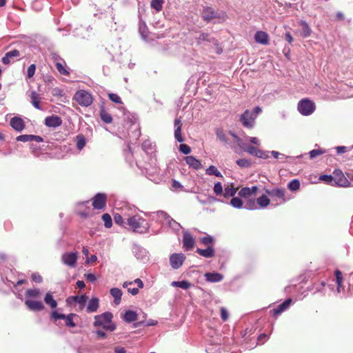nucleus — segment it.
<instances>
[{"label":"nucleus","mask_w":353,"mask_h":353,"mask_svg":"<svg viewBox=\"0 0 353 353\" xmlns=\"http://www.w3.org/2000/svg\"><path fill=\"white\" fill-rule=\"evenodd\" d=\"M214 192L216 195H221L223 193V187L220 182L214 184Z\"/></svg>","instance_id":"nucleus-54"},{"label":"nucleus","mask_w":353,"mask_h":353,"mask_svg":"<svg viewBox=\"0 0 353 353\" xmlns=\"http://www.w3.org/2000/svg\"><path fill=\"white\" fill-rule=\"evenodd\" d=\"M302 26V34L305 37H309L311 34V29L308 24L304 21L301 22Z\"/></svg>","instance_id":"nucleus-46"},{"label":"nucleus","mask_w":353,"mask_h":353,"mask_svg":"<svg viewBox=\"0 0 353 353\" xmlns=\"http://www.w3.org/2000/svg\"><path fill=\"white\" fill-rule=\"evenodd\" d=\"M288 188L291 191H296L300 188V182L297 179H293L288 184Z\"/></svg>","instance_id":"nucleus-41"},{"label":"nucleus","mask_w":353,"mask_h":353,"mask_svg":"<svg viewBox=\"0 0 353 353\" xmlns=\"http://www.w3.org/2000/svg\"><path fill=\"white\" fill-rule=\"evenodd\" d=\"M237 189L234 187L232 183L230 185L225 188L223 196L225 197L234 196L236 192Z\"/></svg>","instance_id":"nucleus-34"},{"label":"nucleus","mask_w":353,"mask_h":353,"mask_svg":"<svg viewBox=\"0 0 353 353\" xmlns=\"http://www.w3.org/2000/svg\"><path fill=\"white\" fill-rule=\"evenodd\" d=\"M174 137L180 143L184 141L181 135V128H180V127L176 128L174 130Z\"/></svg>","instance_id":"nucleus-53"},{"label":"nucleus","mask_w":353,"mask_h":353,"mask_svg":"<svg viewBox=\"0 0 353 353\" xmlns=\"http://www.w3.org/2000/svg\"><path fill=\"white\" fill-rule=\"evenodd\" d=\"M163 0H152L151 8L154 9L157 12H160L163 8Z\"/></svg>","instance_id":"nucleus-37"},{"label":"nucleus","mask_w":353,"mask_h":353,"mask_svg":"<svg viewBox=\"0 0 353 353\" xmlns=\"http://www.w3.org/2000/svg\"><path fill=\"white\" fill-rule=\"evenodd\" d=\"M292 302V301L291 299H286L282 303L279 304L276 307L271 310L270 313L272 314V316H277L286 310L289 307Z\"/></svg>","instance_id":"nucleus-13"},{"label":"nucleus","mask_w":353,"mask_h":353,"mask_svg":"<svg viewBox=\"0 0 353 353\" xmlns=\"http://www.w3.org/2000/svg\"><path fill=\"white\" fill-rule=\"evenodd\" d=\"M62 123L61 119L56 115L47 117L45 119V124L48 127L56 128L61 125Z\"/></svg>","instance_id":"nucleus-17"},{"label":"nucleus","mask_w":353,"mask_h":353,"mask_svg":"<svg viewBox=\"0 0 353 353\" xmlns=\"http://www.w3.org/2000/svg\"><path fill=\"white\" fill-rule=\"evenodd\" d=\"M77 252H66L61 256L62 262L68 266L74 268L77 265Z\"/></svg>","instance_id":"nucleus-7"},{"label":"nucleus","mask_w":353,"mask_h":353,"mask_svg":"<svg viewBox=\"0 0 353 353\" xmlns=\"http://www.w3.org/2000/svg\"><path fill=\"white\" fill-rule=\"evenodd\" d=\"M179 150L181 152H183L185 154H188L191 152L190 147L187 144H181L179 146Z\"/></svg>","instance_id":"nucleus-58"},{"label":"nucleus","mask_w":353,"mask_h":353,"mask_svg":"<svg viewBox=\"0 0 353 353\" xmlns=\"http://www.w3.org/2000/svg\"><path fill=\"white\" fill-rule=\"evenodd\" d=\"M112 314L110 312H104L101 315L94 316V325L95 327L102 326L105 330L108 331H114L116 326L112 323Z\"/></svg>","instance_id":"nucleus-2"},{"label":"nucleus","mask_w":353,"mask_h":353,"mask_svg":"<svg viewBox=\"0 0 353 353\" xmlns=\"http://www.w3.org/2000/svg\"><path fill=\"white\" fill-rule=\"evenodd\" d=\"M243 150L245 152L256 157L261 159H267L268 157V154L264 151L259 150L253 145H247L243 148Z\"/></svg>","instance_id":"nucleus-11"},{"label":"nucleus","mask_w":353,"mask_h":353,"mask_svg":"<svg viewBox=\"0 0 353 353\" xmlns=\"http://www.w3.org/2000/svg\"><path fill=\"white\" fill-rule=\"evenodd\" d=\"M320 179L325 181L327 183H328L330 185H334L333 175H322L320 177Z\"/></svg>","instance_id":"nucleus-52"},{"label":"nucleus","mask_w":353,"mask_h":353,"mask_svg":"<svg viewBox=\"0 0 353 353\" xmlns=\"http://www.w3.org/2000/svg\"><path fill=\"white\" fill-rule=\"evenodd\" d=\"M221 318L223 321H226L229 318V314L226 308L221 307L220 308Z\"/></svg>","instance_id":"nucleus-55"},{"label":"nucleus","mask_w":353,"mask_h":353,"mask_svg":"<svg viewBox=\"0 0 353 353\" xmlns=\"http://www.w3.org/2000/svg\"><path fill=\"white\" fill-rule=\"evenodd\" d=\"M84 277L90 282H94L97 280V277L94 274L88 273L84 274Z\"/></svg>","instance_id":"nucleus-63"},{"label":"nucleus","mask_w":353,"mask_h":353,"mask_svg":"<svg viewBox=\"0 0 353 353\" xmlns=\"http://www.w3.org/2000/svg\"><path fill=\"white\" fill-rule=\"evenodd\" d=\"M123 319L128 323L135 321L137 319V314L132 310L125 312Z\"/></svg>","instance_id":"nucleus-30"},{"label":"nucleus","mask_w":353,"mask_h":353,"mask_svg":"<svg viewBox=\"0 0 353 353\" xmlns=\"http://www.w3.org/2000/svg\"><path fill=\"white\" fill-rule=\"evenodd\" d=\"M18 141L29 142L31 141V134H23L17 137Z\"/></svg>","instance_id":"nucleus-57"},{"label":"nucleus","mask_w":353,"mask_h":353,"mask_svg":"<svg viewBox=\"0 0 353 353\" xmlns=\"http://www.w3.org/2000/svg\"><path fill=\"white\" fill-rule=\"evenodd\" d=\"M270 199H268V197L265 194H263L256 199V203L261 208H266L270 204Z\"/></svg>","instance_id":"nucleus-33"},{"label":"nucleus","mask_w":353,"mask_h":353,"mask_svg":"<svg viewBox=\"0 0 353 353\" xmlns=\"http://www.w3.org/2000/svg\"><path fill=\"white\" fill-rule=\"evenodd\" d=\"M114 220L116 224L122 225L124 223L123 216L119 214H115L114 216Z\"/></svg>","instance_id":"nucleus-59"},{"label":"nucleus","mask_w":353,"mask_h":353,"mask_svg":"<svg viewBox=\"0 0 353 353\" xmlns=\"http://www.w3.org/2000/svg\"><path fill=\"white\" fill-rule=\"evenodd\" d=\"M236 163L241 168H249L251 165V162L245 159H238Z\"/></svg>","instance_id":"nucleus-49"},{"label":"nucleus","mask_w":353,"mask_h":353,"mask_svg":"<svg viewBox=\"0 0 353 353\" xmlns=\"http://www.w3.org/2000/svg\"><path fill=\"white\" fill-rule=\"evenodd\" d=\"M315 108L314 103L308 99H303L298 103V110L304 116H308L312 114Z\"/></svg>","instance_id":"nucleus-3"},{"label":"nucleus","mask_w":353,"mask_h":353,"mask_svg":"<svg viewBox=\"0 0 353 353\" xmlns=\"http://www.w3.org/2000/svg\"><path fill=\"white\" fill-rule=\"evenodd\" d=\"M196 253L203 257L211 258L214 256L215 252L212 246H208L206 249L197 248Z\"/></svg>","instance_id":"nucleus-21"},{"label":"nucleus","mask_w":353,"mask_h":353,"mask_svg":"<svg viewBox=\"0 0 353 353\" xmlns=\"http://www.w3.org/2000/svg\"><path fill=\"white\" fill-rule=\"evenodd\" d=\"M206 281L209 282H219L222 281L223 276L222 274L217 272H208L205 274Z\"/></svg>","instance_id":"nucleus-25"},{"label":"nucleus","mask_w":353,"mask_h":353,"mask_svg":"<svg viewBox=\"0 0 353 353\" xmlns=\"http://www.w3.org/2000/svg\"><path fill=\"white\" fill-rule=\"evenodd\" d=\"M186 163L195 170H199L201 168L202 165L199 160L196 159L193 156H188L185 157Z\"/></svg>","instance_id":"nucleus-23"},{"label":"nucleus","mask_w":353,"mask_h":353,"mask_svg":"<svg viewBox=\"0 0 353 353\" xmlns=\"http://www.w3.org/2000/svg\"><path fill=\"white\" fill-rule=\"evenodd\" d=\"M198 43H201L202 41H208L214 43V45H218V41L212 37H210V34L208 33L202 32L200 34L199 37L197 38Z\"/></svg>","instance_id":"nucleus-27"},{"label":"nucleus","mask_w":353,"mask_h":353,"mask_svg":"<svg viewBox=\"0 0 353 353\" xmlns=\"http://www.w3.org/2000/svg\"><path fill=\"white\" fill-rule=\"evenodd\" d=\"M325 152V150H323L321 148L319 149H314L310 152V159H314L318 156H320Z\"/></svg>","instance_id":"nucleus-48"},{"label":"nucleus","mask_w":353,"mask_h":353,"mask_svg":"<svg viewBox=\"0 0 353 353\" xmlns=\"http://www.w3.org/2000/svg\"><path fill=\"white\" fill-rule=\"evenodd\" d=\"M183 248L187 250H191L194 247L195 241L192 235L188 232H184L183 236Z\"/></svg>","instance_id":"nucleus-15"},{"label":"nucleus","mask_w":353,"mask_h":353,"mask_svg":"<svg viewBox=\"0 0 353 353\" xmlns=\"http://www.w3.org/2000/svg\"><path fill=\"white\" fill-rule=\"evenodd\" d=\"M333 179L334 185L341 187H348L350 185V181L343 174L341 170H335L333 172Z\"/></svg>","instance_id":"nucleus-5"},{"label":"nucleus","mask_w":353,"mask_h":353,"mask_svg":"<svg viewBox=\"0 0 353 353\" xmlns=\"http://www.w3.org/2000/svg\"><path fill=\"white\" fill-rule=\"evenodd\" d=\"M216 134L220 141H221L224 143H228V139L222 129H221V128L216 129Z\"/></svg>","instance_id":"nucleus-38"},{"label":"nucleus","mask_w":353,"mask_h":353,"mask_svg":"<svg viewBox=\"0 0 353 353\" xmlns=\"http://www.w3.org/2000/svg\"><path fill=\"white\" fill-rule=\"evenodd\" d=\"M25 305L31 311L39 312L44 310L45 307L41 301L27 299Z\"/></svg>","instance_id":"nucleus-14"},{"label":"nucleus","mask_w":353,"mask_h":353,"mask_svg":"<svg viewBox=\"0 0 353 353\" xmlns=\"http://www.w3.org/2000/svg\"><path fill=\"white\" fill-rule=\"evenodd\" d=\"M74 99L80 105L84 107L90 105L93 102L91 94L85 90L77 91L74 94Z\"/></svg>","instance_id":"nucleus-4"},{"label":"nucleus","mask_w":353,"mask_h":353,"mask_svg":"<svg viewBox=\"0 0 353 353\" xmlns=\"http://www.w3.org/2000/svg\"><path fill=\"white\" fill-rule=\"evenodd\" d=\"M217 17V13L212 8L207 7L203 9L202 12V18L204 21L209 22L213 19Z\"/></svg>","instance_id":"nucleus-19"},{"label":"nucleus","mask_w":353,"mask_h":353,"mask_svg":"<svg viewBox=\"0 0 353 353\" xmlns=\"http://www.w3.org/2000/svg\"><path fill=\"white\" fill-rule=\"evenodd\" d=\"M108 97L109 99L116 103H118V104H121L122 103V101H121V99L120 98V97L117 94H114V93H110L108 94Z\"/></svg>","instance_id":"nucleus-51"},{"label":"nucleus","mask_w":353,"mask_h":353,"mask_svg":"<svg viewBox=\"0 0 353 353\" xmlns=\"http://www.w3.org/2000/svg\"><path fill=\"white\" fill-rule=\"evenodd\" d=\"M335 276H336V282L337 284V290L339 292V288L342 285V283H343V275H342V273L339 270H336L335 271Z\"/></svg>","instance_id":"nucleus-44"},{"label":"nucleus","mask_w":353,"mask_h":353,"mask_svg":"<svg viewBox=\"0 0 353 353\" xmlns=\"http://www.w3.org/2000/svg\"><path fill=\"white\" fill-rule=\"evenodd\" d=\"M69 299H72L74 302L78 303L81 305H84L87 301V296L85 294L81 296H73Z\"/></svg>","instance_id":"nucleus-40"},{"label":"nucleus","mask_w":353,"mask_h":353,"mask_svg":"<svg viewBox=\"0 0 353 353\" xmlns=\"http://www.w3.org/2000/svg\"><path fill=\"white\" fill-rule=\"evenodd\" d=\"M19 57L20 52L18 50H12L6 53L5 56L2 58V62L5 65H8L17 60Z\"/></svg>","instance_id":"nucleus-12"},{"label":"nucleus","mask_w":353,"mask_h":353,"mask_svg":"<svg viewBox=\"0 0 353 353\" xmlns=\"http://www.w3.org/2000/svg\"><path fill=\"white\" fill-rule=\"evenodd\" d=\"M110 294L114 297V303L116 305H119L121 303L122 291L117 288H113L110 289Z\"/></svg>","instance_id":"nucleus-26"},{"label":"nucleus","mask_w":353,"mask_h":353,"mask_svg":"<svg viewBox=\"0 0 353 353\" xmlns=\"http://www.w3.org/2000/svg\"><path fill=\"white\" fill-rule=\"evenodd\" d=\"M45 303L48 305L52 309H54L57 306V302L53 298L51 292H48L44 297Z\"/></svg>","instance_id":"nucleus-29"},{"label":"nucleus","mask_w":353,"mask_h":353,"mask_svg":"<svg viewBox=\"0 0 353 353\" xmlns=\"http://www.w3.org/2000/svg\"><path fill=\"white\" fill-rule=\"evenodd\" d=\"M35 71H36V65L31 64L28 68V70H27V75H26L27 79H31L32 77H33V76L35 74Z\"/></svg>","instance_id":"nucleus-50"},{"label":"nucleus","mask_w":353,"mask_h":353,"mask_svg":"<svg viewBox=\"0 0 353 353\" xmlns=\"http://www.w3.org/2000/svg\"><path fill=\"white\" fill-rule=\"evenodd\" d=\"M201 242L205 245L211 246L214 243V239L210 235H207L201 239Z\"/></svg>","instance_id":"nucleus-43"},{"label":"nucleus","mask_w":353,"mask_h":353,"mask_svg":"<svg viewBox=\"0 0 353 353\" xmlns=\"http://www.w3.org/2000/svg\"><path fill=\"white\" fill-rule=\"evenodd\" d=\"M258 190L257 186H252V188L245 187L242 188L239 192V195L243 198H248L252 195H255Z\"/></svg>","instance_id":"nucleus-18"},{"label":"nucleus","mask_w":353,"mask_h":353,"mask_svg":"<svg viewBox=\"0 0 353 353\" xmlns=\"http://www.w3.org/2000/svg\"><path fill=\"white\" fill-rule=\"evenodd\" d=\"M246 208L249 210L256 209V203L254 200L249 201L246 204Z\"/></svg>","instance_id":"nucleus-64"},{"label":"nucleus","mask_w":353,"mask_h":353,"mask_svg":"<svg viewBox=\"0 0 353 353\" xmlns=\"http://www.w3.org/2000/svg\"><path fill=\"white\" fill-rule=\"evenodd\" d=\"M99 306V300L98 298H92L88 304L87 312L88 313L97 312Z\"/></svg>","instance_id":"nucleus-24"},{"label":"nucleus","mask_w":353,"mask_h":353,"mask_svg":"<svg viewBox=\"0 0 353 353\" xmlns=\"http://www.w3.org/2000/svg\"><path fill=\"white\" fill-rule=\"evenodd\" d=\"M107 201V196L105 194H97L92 200V206L94 209L101 210L105 206Z\"/></svg>","instance_id":"nucleus-8"},{"label":"nucleus","mask_w":353,"mask_h":353,"mask_svg":"<svg viewBox=\"0 0 353 353\" xmlns=\"http://www.w3.org/2000/svg\"><path fill=\"white\" fill-rule=\"evenodd\" d=\"M172 286L179 287L184 290H187L190 288L192 284L188 281H173L171 284Z\"/></svg>","instance_id":"nucleus-35"},{"label":"nucleus","mask_w":353,"mask_h":353,"mask_svg":"<svg viewBox=\"0 0 353 353\" xmlns=\"http://www.w3.org/2000/svg\"><path fill=\"white\" fill-rule=\"evenodd\" d=\"M127 224L134 232L143 233L148 228L145 220L139 215H134L128 218Z\"/></svg>","instance_id":"nucleus-1"},{"label":"nucleus","mask_w":353,"mask_h":353,"mask_svg":"<svg viewBox=\"0 0 353 353\" xmlns=\"http://www.w3.org/2000/svg\"><path fill=\"white\" fill-rule=\"evenodd\" d=\"M75 316L74 314H70L68 315H65V325L70 327H74L76 324L73 321V316Z\"/></svg>","instance_id":"nucleus-45"},{"label":"nucleus","mask_w":353,"mask_h":353,"mask_svg":"<svg viewBox=\"0 0 353 353\" xmlns=\"http://www.w3.org/2000/svg\"><path fill=\"white\" fill-rule=\"evenodd\" d=\"M55 67L59 74L66 77L70 76V73L68 70L66 69V63L65 61L57 62Z\"/></svg>","instance_id":"nucleus-28"},{"label":"nucleus","mask_w":353,"mask_h":353,"mask_svg":"<svg viewBox=\"0 0 353 353\" xmlns=\"http://www.w3.org/2000/svg\"><path fill=\"white\" fill-rule=\"evenodd\" d=\"M32 280L35 283H41L43 281L42 276L38 273H34L31 276Z\"/></svg>","instance_id":"nucleus-60"},{"label":"nucleus","mask_w":353,"mask_h":353,"mask_svg":"<svg viewBox=\"0 0 353 353\" xmlns=\"http://www.w3.org/2000/svg\"><path fill=\"white\" fill-rule=\"evenodd\" d=\"M265 192L271 197H276L281 199V203H285L287 201L285 191L283 188L266 189Z\"/></svg>","instance_id":"nucleus-10"},{"label":"nucleus","mask_w":353,"mask_h":353,"mask_svg":"<svg viewBox=\"0 0 353 353\" xmlns=\"http://www.w3.org/2000/svg\"><path fill=\"white\" fill-rule=\"evenodd\" d=\"M30 102L32 105L38 110H41V107L39 105V102L41 99L40 94H39L36 91H32L30 94Z\"/></svg>","instance_id":"nucleus-22"},{"label":"nucleus","mask_w":353,"mask_h":353,"mask_svg":"<svg viewBox=\"0 0 353 353\" xmlns=\"http://www.w3.org/2000/svg\"><path fill=\"white\" fill-rule=\"evenodd\" d=\"M101 119L105 123H111L112 122V117L105 109H101L100 111Z\"/></svg>","instance_id":"nucleus-31"},{"label":"nucleus","mask_w":353,"mask_h":353,"mask_svg":"<svg viewBox=\"0 0 353 353\" xmlns=\"http://www.w3.org/2000/svg\"><path fill=\"white\" fill-rule=\"evenodd\" d=\"M230 204L236 208H241L243 206L241 199L238 197H233L230 201Z\"/></svg>","instance_id":"nucleus-47"},{"label":"nucleus","mask_w":353,"mask_h":353,"mask_svg":"<svg viewBox=\"0 0 353 353\" xmlns=\"http://www.w3.org/2000/svg\"><path fill=\"white\" fill-rule=\"evenodd\" d=\"M206 174L208 175H214L217 177L223 178V175L221 173L217 170V168L214 165H210L206 170Z\"/></svg>","instance_id":"nucleus-39"},{"label":"nucleus","mask_w":353,"mask_h":353,"mask_svg":"<svg viewBox=\"0 0 353 353\" xmlns=\"http://www.w3.org/2000/svg\"><path fill=\"white\" fill-rule=\"evenodd\" d=\"M240 121L247 128L251 129L255 123V117L252 116L249 110H246L241 116Z\"/></svg>","instance_id":"nucleus-6"},{"label":"nucleus","mask_w":353,"mask_h":353,"mask_svg":"<svg viewBox=\"0 0 353 353\" xmlns=\"http://www.w3.org/2000/svg\"><path fill=\"white\" fill-rule=\"evenodd\" d=\"M51 318L55 321L58 319H63L65 318V314H59L57 311H52L51 313Z\"/></svg>","instance_id":"nucleus-56"},{"label":"nucleus","mask_w":353,"mask_h":353,"mask_svg":"<svg viewBox=\"0 0 353 353\" xmlns=\"http://www.w3.org/2000/svg\"><path fill=\"white\" fill-rule=\"evenodd\" d=\"M10 125L17 131H21L25 128L23 120L19 117H14L10 120Z\"/></svg>","instance_id":"nucleus-20"},{"label":"nucleus","mask_w":353,"mask_h":353,"mask_svg":"<svg viewBox=\"0 0 353 353\" xmlns=\"http://www.w3.org/2000/svg\"><path fill=\"white\" fill-rule=\"evenodd\" d=\"M185 259V256L183 254H173L170 257V265L174 269L179 268Z\"/></svg>","instance_id":"nucleus-9"},{"label":"nucleus","mask_w":353,"mask_h":353,"mask_svg":"<svg viewBox=\"0 0 353 353\" xmlns=\"http://www.w3.org/2000/svg\"><path fill=\"white\" fill-rule=\"evenodd\" d=\"M255 41L262 45L269 44V35L264 31H257L254 34Z\"/></svg>","instance_id":"nucleus-16"},{"label":"nucleus","mask_w":353,"mask_h":353,"mask_svg":"<svg viewBox=\"0 0 353 353\" xmlns=\"http://www.w3.org/2000/svg\"><path fill=\"white\" fill-rule=\"evenodd\" d=\"M77 148L79 150H81L85 145L86 141L84 135L78 134L76 138Z\"/></svg>","instance_id":"nucleus-32"},{"label":"nucleus","mask_w":353,"mask_h":353,"mask_svg":"<svg viewBox=\"0 0 353 353\" xmlns=\"http://www.w3.org/2000/svg\"><path fill=\"white\" fill-rule=\"evenodd\" d=\"M51 56H52V59L53 60V61L54 63V65H56L57 62H61V61H64L59 55H58L56 53H52L51 54Z\"/></svg>","instance_id":"nucleus-62"},{"label":"nucleus","mask_w":353,"mask_h":353,"mask_svg":"<svg viewBox=\"0 0 353 353\" xmlns=\"http://www.w3.org/2000/svg\"><path fill=\"white\" fill-rule=\"evenodd\" d=\"M157 215L159 217L163 218L165 220H168V221H170V220L171 219L170 216L163 211H158Z\"/></svg>","instance_id":"nucleus-61"},{"label":"nucleus","mask_w":353,"mask_h":353,"mask_svg":"<svg viewBox=\"0 0 353 353\" xmlns=\"http://www.w3.org/2000/svg\"><path fill=\"white\" fill-rule=\"evenodd\" d=\"M41 296L39 289H28L26 292V296L28 298H39Z\"/></svg>","instance_id":"nucleus-36"},{"label":"nucleus","mask_w":353,"mask_h":353,"mask_svg":"<svg viewBox=\"0 0 353 353\" xmlns=\"http://www.w3.org/2000/svg\"><path fill=\"white\" fill-rule=\"evenodd\" d=\"M102 220L104 222V225L107 228H111L112 225V220L109 214H104L102 215Z\"/></svg>","instance_id":"nucleus-42"}]
</instances>
